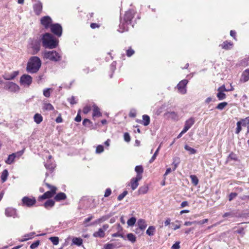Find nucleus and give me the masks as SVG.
Returning a JSON list of instances; mask_svg holds the SVG:
<instances>
[{"label": "nucleus", "instance_id": "e2e57ef3", "mask_svg": "<svg viewBox=\"0 0 249 249\" xmlns=\"http://www.w3.org/2000/svg\"><path fill=\"white\" fill-rule=\"evenodd\" d=\"M208 221V219H203V220H201V221H196V224H203L207 223Z\"/></svg>", "mask_w": 249, "mask_h": 249}, {"label": "nucleus", "instance_id": "2eb2a0df", "mask_svg": "<svg viewBox=\"0 0 249 249\" xmlns=\"http://www.w3.org/2000/svg\"><path fill=\"white\" fill-rule=\"evenodd\" d=\"M141 177L140 175L137 176L135 178H133L130 181L129 185L131 186L133 190H135L139 185V181L141 179Z\"/></svg>", "mask_w": 249, "mask_h": 249}, {"label": "nucleus", "instance_id": "13d9d810", "mask_svg": "<svg viewBox=\"0 0 249 249\" xmlns=\"http://www.w3.org/2000/svg\"><path fill=\"white\" fill-rule=\"evenodd\" d=\"M18 74V71H13L10 75L11 76V77L10 79H14Z\"/></svg>", "mask_w": 249, "mask_h": 249}, {"label": "nucleus", "instance_id": "f704fd0d", "mask_svg": "<svg viewBox=\"0 0 249 249\" xmlns=\"http://www.w3.org/2000/svg\"><path fill=\"white\" fill-rule=\"evenodd\" d=\"M218 92L216 94V96L219 100H222L226 98V95L224 92H222L220 90H217Z\"/></svg>", "mask_w": 249, "mask_h": 249}, {"label": "nucleus", "instance_id": "0eeeda50", "mask_svg": "<svg viewBox=\"0 0 249 249\" xmlns=\"http://www.w3.org/2000/svg\"><path fill=\"white\" fill-rule=\"evenodd\" d=\"M236 125L237 127L236 128L235 133L238 134L242 130L241 125L246 127H247V126L249 125V117L240 120L239 121L237 122Z\"/></svg>", "mask_w": 249, "mask_h": 249}, {"label": "nucleus", "instance_id": "f8f14e48", "mask_svg": "<svg viewBox=\"0 0 249 249\" xmlns=\"http://www.w3.org/2000/svg\"><path fill=\"white\" fill-rule=\"evenodd\" d=\"M23 153L24 150H22L9 155L7 159L5 160V162L8 164H12L14 161L15 159L17 157V155H18V158H19L22 155Z\"/></svg>", "mask_w": 249, "mask_h": 249}, {"label": "nucleus", "instance_id": "5701e85b", "mask_svg": "<svg viewBox=\"0 0 249 249\" xmlns=\"http://www.w3.org/2000/svg\"><path fill=\"white\" fill-rule=\"evenodd\" d=\"M221 47L225 50H229L231 48L232 46V43L231 42H228L227 41H224L221 45Z\"/></svg>", "mask_w": 249, "mask_h": 249}, {"label": "nucleus", "instance_id": "e433bc0d", "mask_svg": "<svg viewBox=\"0 0 249 249\" xmlns=\"http://www.w3.org/2000/svg\"><path fill=\"white\" fill-rule=\"evenodd\" d=\"M190 178L191 179L192 183L195 186H196L198 183V179L196 175H191Z\"/></svg>", "mask_w": 249, "mask_h": 249}, {"label": "nucleus", "instance_id": "6ab92c4d", "mask_svg": "<svg viewBox=\"0 0 249 249\" xmlns=\"http://www.w3.org/2000/svg\"><path fill=\"white\" fill-rule=\"evenodd\" d=\"M5 213L8 217H15L16 215V211L14 209L8 208L5 210Z\"/></svg>", "mask_w": 249, "mask_h": 249}, {"label": "nucleus", "instance_id": "aec40b11", "mask_svg": "<svg viewBox=\"0 0 249 249\" xmlns=\"http://www.w3.org/2000/svg\"><path fill=\"white\" fill-rule=\"evenodd\" d=\"M164 116L168 118L173 120H176L178 119L177 114L175 112H168L164 114Z\"/></svg>", "mask_w": 249, "mask_h": 249}, {"label": "nucleus", "instance_id": "39448f33", "mask_svg": "<svg viewBox=\"0 0 249 249\" xmlns=\"http://www.w3.org/2000/svg\"><path fill=\"white\" fill-rule=\"evenodd\" d=\"M4 89L12 92H16L19 90V87L12 82H8L5 83Z\"/></svg>", "mask_w": 249, "mask_h": 249}, {"label": "nucleus", "instance_id": "423d86ee", "mask_svg": "<svg viewBox=\"0 0 249 249\" xmlns=\"http://www.w3.org/2000/svg\"><path fill=\"white\" fill-rule=\"evenodd\" d=\"M20 85L24 87H28L32 82V77L28 74L22 75L20 78Z\"/></svg>", "mask_w": 249, "mask_h": 249}, {"label": "nucleus", "instance_id": "79ce46f5", "mask_svg": "<svg viewBox=\"0 0 249 249\" xmlns=\"http://www.w3.org/2000/svg\"><path fill=\"white\" fill-rule=\"evenodd\" d=\"M49 239L54 245H57L59 243V238L58 237H51Z\"/></svg>", "mask_w": 249, "mask_h": 249}, {"label": "nucleus", "instance_id": "ea45409f", "mask_svg": "<svg viewBox=\"0 0 249 249\" xmlns=\"http://www.w3.org/2000/svg\"><path fill=\"white\" fill-rule=\"evenodd\" d=\"M160 146H161V144L160 145V146L157 148V149L156 150V151L154 153V155H153V156L152 157V158L150 160H149V162L150 163L153 162L154 161V160L156 159V157H157V155H158V154L159 153V150L160 149Z\"/></svg>", "mask_w": 249, "mask_h": 249}, {"label": "nucleus", "instance_id": "c756f323", "mask_svg": "<svg viewBox=\"0 0 249 249\" xmlns=\"http://www.w3.org/2000/svg\"><path fill=\"white\" fill-rule=\"evenodd\" d=\"M135 171L137 172V176L140 175L141 177V178H142V173H143V169L142 166L141 165H138L136 166L135 168Z\"/></svg>", "mask_w": 249, "mask_h": 249}, {"label": "nucleus", "instance_id": "37998d69", "mask_svg": "<svg viewBox=\"0 0 249 249\" xmlns=\"http://www.w3.org/2000/svg\"><path fill=\"white\" fill-rule=\"evenodd\" d=\"M52 90V89L47 88L43 90V95L46 97H49L50 96V91Z\"/></svg>", "mask_w": 249, "mask_h": 249}, {"label": "nucleus", "instance_id": "a18cd8bd", "mask_svg": "<svg viewBox=\"0 0 249 249\" xmlns=\"http://www.w3.org/2000/svg\"><path fill=\"white\" fill-rule=\"evenodd\" d=\"M34 234L35 233L31 232L28 234L25 235L24 236L25 238L23 240H22V241H27L30 239L34 237Z\"/></svg>", "mask_w": 249, "mask_h": 249}, {"label": "nucleus", "instance_id": "cd10ccee", "mask_svg": "<svg viewBox=\"0 0 249 249\" xmlns=\"http://www.w3.org/2000/svg\"><path fill=\"white\" fill-rule=\"evenodd\" d=\"M127 239L132 243H134L136 241V236L132 233H128L126 235Z\"/></svg>", "mask_w": 249, "mask_h": 249}, {"label": "nucleus", "instance_id": "412c9836", "mask_svg": "<svg viewBox=\"0 0 249 249\" xmlns=\"http://www.w3.org/2000/svg\"><path fill=\"white\" fill-rule=\"evenodd\" d=\"M129 24L128 23H126V21L121 22L120 24V29H122V30L120 31L121 32H124V31H127L128 30V25Z\"/></svg>", "mask_w": 249, "mask_h": 249}, {"label": "nucleus", "instance_id": "c9c22d12", "mask_svg": "<svg viewBox=\"0 0 249 249\" xmlns=\"http://www.w3.org/2000/svg\"><path fill=\"white\" fill-rule=\"evenodd\" d=\"M54 204V201L53 200L49 199L47 200L44 204L46 208L53 207Z\"/></svg>", "mask_w": 249, "mask_h": 249}, {"label": "nucleus", "instance_id": "393cba45", "mask_svg": "<svg viewBox=\"0 0 249 249\" xmlns=\"http://www.w3.org/2000/svg\"><path fill=\"white\" fill-rule=\"evenodd\" d=\"M72 244L80 246L83 243V240L79 237H74L72 240Z\"/></svg>", "mask_w": 249, "mask_h": 249}, {"label": "nucleus", "instance_id": "69168bd1", "mask_svg": "<svg viewBox=\"0 0 249 249\" xmlns=\"http://www.w3.org/2000/svg\"><path fill=\"white\" fill-rule=\"evenodd\" d=\"M68 100L71 104L73 105L76 103V102L75 101V98L73 96L71 97Z\"/></svg>", "mask_w": 249, "mask_h": 249}, {"label": "nucleus", "instance_id": "c85d7f7f", "mask_svg": "<svg viewBox=\"0 0 249 249\" xmlns=\"http://www.w3.org/2000/svg\"><path fill=\"white\" fill-rule=\"evenodd\" d=\"M43 109L44 110H53L54 107L53 105L50 103H44L43 106Z\"/></svg>", "mask_w": 249, "mask_h": 249}, {"label": "nucleus", "instance_id": "58836bf2", "mask_svg": "<svg viewBox=\"0 0 249 249\" xmlns=\"http://www.w3.org/2000/svg\"><path fill=\"white\" fill-rule=\"evenodd\" d=\"M228 105V103L226 102H222L217 105L216 107V108L218 110H223Z\"/></svg>", "mask_w": 249, "mask_h": 249}, {"label": "nucleus", "instance_id": "bf43d9fd", "mask_svg": "<svg viewBox=\"0 0 249 249\" xmlns=\"http://www.w3.org/2000/svg\"><path fill=\"white\" fill-rule=\"evenodd\" d=\"M119 232H118L114 233L112 234V236L114 237H120L121 238H123L124 239V236L122 234H120Z\"/></svg>", "mask_w": 249, "mask_h": 249}, {"label": "nucleus", "instance_id": "dca6fc26", "mask_svg": "<svg viewBox=\"0 0 249 249\" xmlns=\"http://www.w3.org/2000/svg\"><path fill=\"white\" fill-rule=\"evenodd\" d=\"M137 225L139 227V229L136 230L135 232L136 233H139V230H144L147 226L146 221L142 219H140L138 220L137 222Z\"/></svg>", "mask_w": 249, "mask_h": 249}, {"label": "nucleus", "instance_id": "8fccbe9b", "mask_svg": "<svg viewBox=\"0 0 249 249\" xmlns=\"http://www.w3.org/2000/svg\"><path fill=\"white\" fill-rule=\"evenodd\" d=\"M39 244V241L37 240L31 245L30 248L31 249H35L38 246Z\"/></svg>", "mask_w": 249, "mask_h": 249}, {"label": "nucleus", "instance_id": "1a4fd4ad", "mask_svg": "<svg viewBox=\"0 0 249 249\" xmlns=\"http://www.w3.org/2000/svg\"><path fill=\"white\" fill-rule=\"evenodd\" d=\"M32 1L34 2L33 7L35 13L37 16L40 15L42 11V3L40 1L36 0H32Z\"/></svg>", "mask_w": 249, "mask_h": 249}, {"label": "nucleus", "instance_id": "a878e982", "mask_svg": "<svg viewBox=\"0 0 249 249\" xmlns=\"http://www.w3.org/2000/svg\"><path fill=\"white\" fill-rule=\"evenodd\" d=\"M194 119L193 118H191L185 122L184 125H185L186 127L190 129L191 127L194 124Z\"/></svg>", "mask_w": 249, "mask_h": 249}, {"label": "nucleus", "instance_id": "a19ab883", "mask_svg": "<svg viewBox=\"0 0 249 249\" xmlns=\"http://www.w3.org/2000/svg\"><path fill=\"white\" fill-rule=\"evenodd\" d=\"M136 222V218L135 217H132L129 219L127 221V224L129 226H133L135 224Z\"/></svg>", "mask_w": 249, "mask_h": 249}, {"label": "nucleus", "instance_id": "680f3d73", "mask_svg": "<svg viewBox=\"0 0 249 249\" xmlns=\"http://www.w3.org/2000/svg\"><path fill=\"white\" fill-rule=\"evenodd\" d=\"M177 160H177V162H176L177 160L175 159L174 162H173V164L174 165V168L173 169V170H176V169L177 168V167L178 165V164L179 163V159H178Z\"/></svg>", "mask_w": 249, "mask_h": 249}, {"label": "nucleus", "instance_id": "6e6d98bb", "mask_svg": "<svg viewBox=\"0 0 249 249\" xmlns=\"http://www.w3.org/2000/svg\"><path fill=\"white\" fill-rule=\"evenodd\" d=\"M180 248L179 243L176 242L171 247L172 249H179Z\"/></svg>", "mask_w": 249, "mask_h": 249}, {"label": "nucleus", "instance_id": "864d4df0", "mask_svg": "<svg viewBox=\"0 0 249 249\" xmlns=\"http://www.w3.org/2000/svg\"><path fill=\"white\" fill-rule=\"evenodd\" d=\"M124 140L127 142H129L130 141V137L128 133H125L124 134Z\"/></svg>", "mask_w": 249, "mask_h": 249}, {"label": "nucleus", "instance_id": "774afa93", "mask_svg": "<svg viewBox=\"0 0 249 249\" xmlns=\"http://www.w3.org/2000/svg\"><path fill=\"white\" fill-rule=\"evenodd\" d=\"M116 228L118 232H120L123 230V228L120 224H118L116 225Z\"/></svg>", "mask_w": 249, "mask_h": 249}, {"label": "nucleus", "instance_id": "c03bdc74", "mask_svg": "<svg viewBox=\"0 0 249 249\" xmlns=\"http://www.w3.org/2000/svg\"><path fill=\"white\" fill-rule=\"evenodd\" d=\"M33 48L36 51V53L38 52L40 50V44L38 41H36L35 42V44H34L33 46Z\"/></svg>", "mask_w": 249, "mask_h": 249}, {"label": "nucleus", "instance_id": "5fc2aeb1", "mask_svg": "<svg viewBox=\"0 0 249 249\" xmlns=\"http://www.w3.org/2000/svg\"><path fill=\"white\" fill-rule=\"evenodd\" d=\"M111 190L110 188H107L106 189L104 196L105 197H108L111 195Z\"/></svg>", "mask_w": 249, "mask_h": 249}, {"label": "nucleus", "instance_id": "4468645a", "mask_svg": "<svg viewBox=\"0 0 249 249\" xmlns=\"http://www.w3.org/2000/svg\"><path fill=\"white\" fill-rule=\"evenodd\" d=\"M41 24L45 28L47 29L51 27L52 25V18L49 16H44L40 19Z\"/></svg>", "mask_w": 249, "mask_h": 249}, {"label": "nucleus", "instance_id": "7ed1b4c3", "mask_svg": "<svg viewBox=\"0 0 249 249\" xmlns=\"http://www.w3.org/2000/svg\"><path fill=\"white\" fill-rule=\"evenodd\" d=\"M44 59H49L52 61L57 62L61 59V55L55 51H45L42 53Z\"/></svg>", "mask_w": 249, "mask_h": 249}, {"label": "nucleus", "instance_id": "603ef678", "mask_svg": "<svg viewBox=\"0 0 249 249\" xmlns=\"http://www.w3.org/2000/svg\"><path fill=\"white\" fill-rule=\"evenodd\" d=\"M237 196V194L236 193H231L230 194L229 196V200L231 201L233 199L235 198Z\"/></svg>", "mask_w": 249, "mask_h": 249}, {"label": "nucleus", "instance_id": "7c9ffc66", "mask_svg": "<svg viewBox=\"0 0 249 249\" xmlns=\"http://www.w3.org/2000/svg\"><path fill=\"white\" fill-rule=\"evenodd\" d=\"M142 124L144 126L148 125L150 123V118L147 115H144L142 116Z\"/></svg>", "mask_w": 249, "mask_h": 249}, {"label": "nucleus", "instance_id": "ddd939ff", "mask_svg": "<svg viewBox=\"0 0 249 249\" xmlns=\"http://www.w3.org/2000/svg\"><path fill=\"white\" fill-rule=\"evenodd\" d=\"M187 83L188 81L187 80H183L178 84L177 87L179 93L182 94L186 93V86Z\"/></svg>", "mask_w": 249, "mask_h": 249}, {"label": "nucleus", "instance_id": "473e14b6", "mask_svg": "<svg viewBox=\"0 0 249 249\" xmlns=\"http://www.w3.org/2000/svg\"><path fill=\"white\" fill-rule=\"evenodd\" d=\"M155 232V228L154 226H149L148 229L146 231V234H147L149 236H152L154 234Z\"/></svg>", "mask_w": 249, "mask_h": 249}, {"label": "nucleus", "instance_id": "6e6552de", "mask_svg": "<svg viewBox=\"0 0 249 249\" xmlns=\"http://www.w3.org/2000/svg\"><path fill=\"white\" fill-rule=\"evenodd\" d=\"M109 227L108 224H104L102 227L99 229L98 231L94 232L93 233V236L94 237L103 238L105 236V231L107 230Z\"/></svg>", "mask_w": 249, "mask_h": 249}, {"label": "nucleus", "instance_id": "20e7f679", "mask_svg": "<svg viewBox=\"0 0 249 249\" xmlns=\"http://www.w3.org/2000/svg\"><path fill=\"white\" fill-rule=\"evenodd\" d=\"M45 185L50 189V191L46 192L43 195L40 196L38 198L39 200L51 198L56 193V188L55 186H52L48 183H45Z\"/></svg>", "mask_w": 249, "mask_h": 249}, {"label": "nucleus", "instance_id": "f03ea898", "mask_svg": "<svg viewBox=\"0 0 249 249\" xmlns=\"http://www.w3.org/2000/svg\"><path fill=\"white\" fill-rule=\"evenodd\" d=\"M41 65V61L39 57H32L28 62L27 71L30 73H35L39 70Z\"/></svg>", "mask_w": 249, "mask_h": 249}, {"label": "nucleus", "instance_id": "49530a36", "mask_svg": "<svg viewBox=\"0 0 249 249\" xmlns=\"http://www.w3.org/2000/svg\"><path fill=\"white\" fill-rule=\"evenodd\" d=\"M104 151V147L102 145H99L96 149V153L97 154L101 153Z\"/></svg>", "mask_w": 249, "mask_h": 249}, {"label": "nucleus", "instance_id": "f257e3e1", "mask_svg": "<svg viewBox=\"0 0 249 249\" xmlns=\"http://www.w3.org/2000/svg\"><path fill=\"white\" fill-rule=\"evenodd\" d=\"M41 40L42 45L45 48L53 49L56 48L58 45V40L54 39L50 33H45L43 35Z\"/></svg>", "mask_w": 249, "mask_h": 249}, {"label": "nucleus", "instance_id": "4c0bfd02", "mask_svg": "<svg viewBox=\"0 0 249 249\" xmlns=\"http://www.w3.org/2000/svg\"><path fill=\"white\" fill-rule=\"evenodd\" d=\"M184 148L186 150L188 151L189 152L190 154H195L196 153V150L190 147L187 145H185L184 146Z\"/></svg>", "mask_w": 249, "mask_h": 249}, {"label": "nucleus", "instance_id": "de8ad7c7", "mask_svg": "<svg viewBox=\"0 0 249 249\" xmlns=\"http://www.w3.org/2000/svg\"><path fill=\"white\" fill-rule=\"evenodd\" d=\"M112 215V214H109L107 215H104L100 217L101 220L102 222L107 220L108 219H109L111 216Z\"/></svg>", "mask_w": 249, "mask_h": 249}, {"label": "nucleus", "instance_id": "9b49d317", "mask_svg": "<svg viewBox=\"0 0 249 249\" xmlns=\"http://www.w3.org/2000/svg\"><path fill=\"white\" fill-rule=\"evenodd\" d=\"M51 31L55 35L58 36H60L62 35V27L61 26L58 24L55 23L51 25Z\"/></svg>", "mask_w": 249, "mask_h": 249}, {"label": "nucleus", "instance_id": "4d7b16f0", "mask_svg": "<svg viewBox=\"0 0 249 249\" xmlns=\"http://www.w3.org/2000/svg\"><path fill=\"white\" fill-rule=\"evenodd\" d=\"M228 90V89H226L225 86L224 85L221 86L219 88H218L217 89V90H220V91H221L222 92H224V91H228V90Z\"/></svg>", "mask_w": 249, "mask_h": 249}, {"label": "nucleus", "instance_id": "72a5a7b5", "mask_svg": "<svg viewBox=\"0 0 249 249\" xmlns=\"http://www.w3.org/2000/svg\"><path fill=\"white\" fill-rule=\"evenodd\" d=\"M148 190V187L147 185H144L141 187L139 189V193L140 194H145Z\"/></svg>", "mask_w": 249, "mask_h": 249}, {"label": "nucleus", "instance_id": "a211bd4d", "mask_svg": "<svg viewBox=\"0 0 249 249\" xmlns=\"http://www.w3.org/2000/svg\"><path fill=\"white\" fill-rule=\"evenodd\" d=\"M249 80V69L245 70L242 73L240 81L245 83Z\"/></svg>", "mask_w": 249, "mask_h": 249}, {"label": "nucleus", "instance_id": "f3484780", "mask_svg": "<svg viewBox=\"0 0 249 249\" xmlns=\"http://www.w3.org/2000/svg\"><path fill=\"white\" fill-rule=\"evenodd\" d=\"M134 17V12L131 10H129L126 12L124 15V21H126V23H128L129 24L131 23V21L132 19Z\"/></svg>", "mask_w": 249, "mask_h": 249}, {"label": "nucleus", "instance_id": "2f4dec72", "mask_svg": "<svg viewBox=\"0 0 249 249\" xmlns=\"http://www.w3.org/2000/svg\"><path fill=\"white\" fill-rule=\"evenodd\" d=\"M8 175V172L7 170L5 169L4 170L1 175V179L2 180V182H4L7 178Z\"/></svg>", "mask_w": 249, "mask_h": 249}, {"label": "nucleus", "instance_id": "09e8293b", "mask_svg": "<svg viewBox=\"0 0 249 249\" xmlns=\"http://www.w3.org/2000/svg\"><path fill=\"white\" fill-rule=\"evenodd\" d=\"M105 249H114L116 246L113 244H107L105 245Z\"/></svg>", "mask_w": 249, "mask_h": 249}, {"label": "nucleus", "instance_id": "9d476101", "mask_svg": "<svg viewBox=\"0 0 249 249\" xmlns=\"http://www.w3.org/2000/svg\"><path fill=\"white\" fill-rule=\"evenodd\" d=\"M22 202L23 205L31 207L35 204L36 199L35 197L30 198L28 196H24L22 199Z\"/></svg>", "mask_w": 249, "mask_h": 249}, {"label": "nucleus", "instance_id": "3c124183", "mask_svg": "<svg viewBox=\"0 0 249 249\" xmlns=\"http://www.w3.org/2000/svg\"><path fill=\"white\" fill-rule=\"evenodd\" d=\"M127 193H128L126 191H124L123 193L120 194L118 196V200L119 201L122 200L124 197V196L127 194Z\"/></svg>", "mask_w": 249, "mask_h": 249}, {"label": "nucleus", "instance_id": "4be33fe9", "mask_svg": "<svg viewBox=\"0 0 249 249\" xmlns=\"http://www.w3.org/2000/svg\"><path fill=\"white\" fill-rule=\"evenodd\" d=\"M102 114L100 111L99 108L98 107L96 106H93V117H100L101 116Z\"/></svg>", "mask_w": 249, "mask_h": 249}, {"label": "nucleus", "instance_id": "338daca9", "mask_svg": "<svg viewBox=\"0 0 249 249\" xmlns=\"http://www.w3.org/2000/svg\"><path fill=\"white\" fill-rule=\"evenodd\" d=\"M45 166L47 169H49L51 171L53 170V169L54 168L53 165L52 164L47 163L45 165Z\"/></svg>", "mask_w": 249, "mask_h": 249}, {"label": "nucleus", "instance_id": "b1692460", "mask_svg": "<svg viewBox=\"0 0 249 249\" xmlns=\"http://www.w3.org/2000/svg\"><path fill=\"white\" fill-rule=\"evenodd\" d=\"M34 120L37 124H39L42 121L43 117L40 114L36 113L34 116Z\"/></svg>", "mask_w": 249, "mask_h": 249}, {"label": "nucleus", "instance_id": "052dcab7", "mask_svg": "<svg viewBox=\"0 0 249 249\" xmlns=\"http://www.w3.org/2000/svg\"><path fill=\"white\" fill-rule=\"evenodd\" d=\"M90 110V107L88 106L85 107L83 110V112L85 114H87Z\"/></svg>", "mask_w": 249, "mask_h": 249}, {"label": "nucleus", "instance_id": "bb28decb", "mask_svg": "<svg viewBox=\"0 0 249 249\" xmlns=\"http://www.w3.org/2000/svg\"><path fill=\"white\" fill-rule=\"evenodd\" d=\"M66 198V196L64 193H58L55 196L54 199L56 201H59L61 200H64Z\"/></svg>", "mask_w": 249, "mask_h": 249}, {"label": "nucleus", "instance_id": "0e129e2a", "mask_svg": "<svg viewBox=\"0 0 249 249\" xmlns=\"http://www.w3.org/2000/svg\"><path fill=\"white\" fill-rule=\"evenodd\" d=\"M134 53V51L132 49H129L127 51V55L128 56H131Z\"/></svg>", "mask_w": 249, "mask_h": 249}]
</instances>
